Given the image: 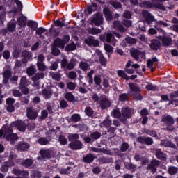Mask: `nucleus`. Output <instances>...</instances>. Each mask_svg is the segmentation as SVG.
I'll return each mask as SVG.
<instances>
[{"instance_id": "f257e3e1", "label": "nucleus", "mask_w": 178, "mask_h": 178, "mask_svg": "<svg viewBox=\"0 0 178 178\" xmlns=\"http://www.w3.org/2000/svg\"><path fill=\"white\" fill-rule=\"evenodd\" d=\"M13 127H17L19 131H25L26 124L23 121H15L11 123L10 127H3L0 130V137L3 136L7 141H10V144H15V141H17L19 139L17 134H12Z\"/></svg>"}, {"instance_id": "f03ea898", "label": "nucleus", "mask_w": 178, "mask_h": 178, "mask_svg": "<svg viewBox=\"0 0 178 178\" xmlns=\"http://www.w3.org/2000/svg\"><path fill=\"white\" fill-rule=\"evenodd\" d=\"M161 122L164 123L165 130H168V131H173L175 130V127H173V124H175V118L171 115L165 114L162 116Z\"/></svg>"}, {"instance_id": "7ed1b4c3", "label": "nucleus", "mask_w": 178, "mask_h": 178, "mask_svg": "<svg viewBox=\"0 0 178 178\" xmlns=\"http://www.w3.org/2000/svg\"><path fill=\"white\" fill-rule=\"evenodd\" d=\"M121 122H122V123H125L127 119H130V118L134 115V109L127 106L123 107L121 109Z\"/></svg>"}, {"instance_id": "20e7f679", "label": "nucleus", "mask_w": 178, "mask_h": 178, "mask_svg": "<svg viewBox=\"0 0 178 178\" xmlns=\"http://www.w3.org/2000/svg\"><path fill=\"white\" fill-rule=\"evenodd\" d=\"M99 104L101 109H108V108H111V105H112L111 100L105 95H102L100 96Z\"/></svg>"}, {"instance_id": "39448f33", "label": "nucleus", "mask_w": 178, "mask_h": 178, "mask_svg": "<svg viewBox=\"0 0 178 178\" xmlns=\"http://www.w3.org/2000/svg\"><path fill=\"white\" fill-rule=\"evenodd\" d=\"M16 155L13 154V152H11L10 154V161L8 162H6L4 165L1 166V172H8V168L10 166H15V162L12 161L13 159L16 158Z\"/></svg>"}, {"instance_id": "423d86ee", "label": "nucleus", "mask_w": 178, "mask_h": 178, "mask_svg": "<svg viewBox=\"0 0 178 178\" xmlns=\"http://www.w3.org/2000/svg\"><path fill=\"white\" fill-rule=\"evenodd\" d=\"M26 117L31 120H35L38 118V113L33 107L26 108Z\"/></svg>"}, {"instance_id": "0eeeda50", "label": "nucleus", "mask_w": 178, "mask_h": 178, "mask_svg": "<svg viewBox=\"0 0 178 178\" xmlns=\"http://www.w3.org/2000/svg\"><path fill=\"white\" fill-rule=\"evenodd\" d=\"M161 161L156 159H153L147 166V170H151L152 173H156V168L159 166Z\"/></svg>"}, {"instance_id": "6e6552de", "label": "nucleus", "mask_w": 178, "mask_h": 178, "mask_svg": "<svg viewBox=\"0 0 178 178\" xmlns=\"http://www.w3.org/2000/svg\"><path fill=\"white\" fill-rule=\"evenodd\" d=\"M92 23L95 24V26H101L104 23V17L102 14L97 13L93 15L92 18Z\"/></svg>"}, {"instance_id": "1a4fd4ad", "label": "nucleus", "mask_w": 178, "mask_h": 178, "mask_svg": "<svg viewBox=\"0 0 178 178\" xmlns=\"http://www.w3.org/2000/svg\"><path fill=\"white\" fill-rule=\"evenodd\" d=\"M161 41H162L163 45H169L170 44V39L169 38H162V37L158 38V39H154L152 40V45H159L161 44Z\"/></svg>"}, {"instance_id": "9d476101", "label": "nucleus", "mask_w": 178, "mask_h": 178, "mask_svg": "<svg viewBox=\"0 0 178 178\" xmlns=\"http://www.w3.org/2000/svg\"><path fill=\"white\" fill-rule=\"evenodd\" d=\"M130 54L131 56L135 58L136 60H138L139 55L141 56V58H143L144 59H145V51L140 52L137 49H131L130 50Z\"/></svg>"}, {"instance_id": "9b49d317", "label": "nucleus", "mask_w": 178, "mask_h": 178, "mask_svg": "<svg viewBox=\"0 0 178 178\" xmlns=\"http://www.w3.org/2000/svg\"><path fill=\"white\" fill-rule=\"evenodd\" d=\"M138 141L140 144H145L146 145H152L154 140L150 137L140 136L138 138Z\"/></svg>"}, {"instance_id": "f8f14e48", "label": "nucleus", "mask_w": 178, "mask_h": 178, "mask_svg": "<svg viewBox=\"0 0 178 178\" xmlns=\"http://www.w3.org/2000/svg\"><path fill=\"white\" fill-rule=\"evenodd\" d=\"M69 40H70V37L67 35L64 36L63 40L58 38L54 41V45H65V44L69 42Z\"/></svg>"}, {"instance_id": "ddd939ff", "label": "nucleus", "mask_w": 178, "mask_h": 178, "mask_svg": "<svg viewBox=\"0 0 178 178\" xmlns=\"http://www.w3.org/2000/svg\"><path fill=\"white\" fill-rule=\"evenodd\" d=\"M15 162H17V163H22L23 166H25V168H31V165H33V160L31 159H27L24 161H22V159H15Z\"/></svg>"}, {"instance_id": "4468645a", "label": "nucleus", "mask_w": 178, "mask_h": 178, "mask_svg": "<svg viewBox=\"0 0 178 178\" xmlns=\"http://www.w3.org/2000/svg\"><path fill=\"white\" fill-rule=\"evenodd\" d=\"M155 156L158 159H160V161H166L168 159V155L166 154L163 153L161 149H156V154Z\"/></svg>"}, {"instance_id": "2eb2a0df", "label": "nucleus", "mask_w": 178, "mask_h": 178, "mask_svg": "<svg viewBox=\"0 0 178 178\" xmlns=\"http://www.w3.org/2000/svg\"><path fill=\"white\" fill-rule=\"evenodd\" d=\"M143 16L145 17V20L147 23L149 24L152 22H154L155 19L154 18V16H152L148 11L144 10L143 11Z\"/></svg>"}, {"instance_id": "dca6fc26", "label": "nucleus", "mask_w": 178, "mask_h": 178, "mask_svg": "<svg viewBox=\"0 0 178 178\" xmlns=\"http://www.w3.org/2000/svg\"><path fill=\"white\" fill-rule=\"evenodd\" d=\"M52 94H54V91L51 89L44 88L42 91V95L44 99H49L51 97H52Z\"/></svg>"}, {"instance_id": "f3484780", "label": "nucleus", "mask_w": 178, "mask_h": 178, "mask_svg": "<svg viewBox=\"0 0 178 178\" xmlns=\"http://www.w3.org/2000/svg\"><path fill=\"white\" fill-rule=\"evenodd\" d=\"M70 148H72V149H81V148H83V143L79 140H76L71 143Z\"/></svg>"}, {"instance_id": "a211bd4d", "label": "nucleus", "mask_w": 178, "mask_h": 178, "mask_svg": "<svg viewBox=\"0 0 178 178\" xmlns=\"http://www.w3.org/2000/svg\"><path fill=\"white\" fill-rule=\"evenodd\" d=\"M113 26L117 30H118L119 31H121V33H124L127 31V29L124 28L123 25H122V24H120V22L119 21L115 22L113 23Z\"/></svg>"}, {"instance_id": "6ab92c4d", "label": "nucleus", "mask_w": 178, "mask_h": 178, "mask_svg": "<svg viewBox=\"0 0 178 178\" xmlns=\"http://www.w3.org/2000/svg\"><path fill=\"white\" fill-rule=\"evenodd\" d=\"M13 173L15 175V176H23L24 177H29V172L27 171H22L19 169H13Z\"/></svg>"}, {"instance_id": "aec40b11", "label": "nucleus", "mask_w": 178, "mask_h": 178, "mask_svg": "<svg viewBox=\"0 0 178 178\" xmlns=\"http://www.w3.org/2000/svg\"><path fill=\"white\" fill-rule=\"evenodd\" d=\"M170 98L171 99V104L178 105V100L176 99L178 98V90L172 92L170 95Z\"/></svg>"}, {"instance_id": "412c9836", "label": "nucleus", "mask_w": 178, "mask_h": 178, "mask_svg": "<svg viewBox=\"0 0 178 178\" xmlns=\"http://www.w3.org/2000/svg\"><path fill=\"white\" fill-rule=\"evenodd\" d=\"M40 154L41 156H42L44 159L51 158V156H52V151L49 149H46V150L41 149L40 151Z\"/></svg>"}, {"instance_id": "4be33fe9", "label": "nucleus", "mask_w": 178, "mask_h": 178, "mask_svg": "<svg viewBox=\"0 0 178 178\" xmlns=\"http://www.w3.org/2000/svg\"><path fill=\"white\" fill-rule=\"evenodd\" d=\"M85 44L87 45H99V43L94 39V37H89L85 40Z\"/></svg>"}, {"instance_id": "5701e85b", "label": "nucleus", "mask_w": 178, "mask_h": 178, "mask_svg": "<svg viewBox=\"0 0 178 178\" xmlns=\"http://www.w3.org/2000/svg\"><path fill=\"white\" fill-rule=\"evenodd\" d=\"M76 65H77V60H76L75 58H71L67 65V69L68 70H73V69L76 67Z\"/></svg>"}, {"instance_id": "b1692460", "label": "nucleus", "mask_w": 178, "mask_h": 178, "mask_svg": "<svg viewBox=\"0 0 178 178\" xmlns=\"http://www.w3.org/2000/svg\"><path fill=\"white\" fill-rule=\"evenodd\" d=\"M161 145H163V147H169V148H174L176 149V145L173 144L168 140H162L161 143Z\"/></svg>"}, {"instance_id": "393cba45", "label": "nucleus", "mask_w": 178, "mask_h": 178, "mask_svg": "<svg viewBox=\"0 0 178 178\" xmlns=\"http://www.w3.org/2000/svg\"><path fill=\"white\" fill-rule=\"evenodd\" d=\"M103 13L106 17V20L111 22L112 20V13H111V10H109V8H104Z\"/></svg>"}, {"instance_id": "a878e982", "label": "nucleus", "mask_w": 178, "mask_h": 178, "mask_svg": "<svg viewBox=\"0 0 178 178\" xmlns=\"http://www.w3.org/2000/svg\"><path fill=\"white\" fill-rule=\"evenodd\" d=\"M111 116H113V118H116L117 119H120V122H122V113H120V110H119V108L113 110L111 112Z\"/></svg>"}, {"instance_id": "bb28decb", "label": "nucleus", "mask_w": 178, "mask_h": 178, "mask_svg": "<svg viewBox=\"0 0 178 178\" xmlns=\"http://www.w3.org/2000/svg\"><path fill=\"white\" fill-rule=\"evenodd\" d=\"M94 155L92 154H86L85 156H83V162L86 163H91L92 162H94Z\"/></svg>"}, {"instance_id": "cd10ccee", "label": "nucleus", "mask_w": 178, "mask_h": 178, "mask_svg": "<svg viewBox=\"0 0 178 178\" xmlns=\"http://www.w3.org/2000/svg\"><path fill=\"white\" fill-rule=\"evenodd\" d=\"M111 124H112V121L109 120V117H107L105 120H104L101 124V127H106L108 129V127H111Z\"/></svg>"}, {"instance_id": "c85d7f7f", "label": "nucleus", "mask_w": 178, "mask_h": 178, "mask_svg": "<svg viewBox=\"0 0 178 178\" xmlns=\"http://www.w3.org/2000/svg\"><path fill=\"white\" fill-rule=\"evenodd\" d=\"M17 148L20 151H26V149H29V148H30V145H29V143H20L17 145Z\"/></svg>"}, {"instance_id": "c756f323", "label": "nucleus", "mask_w": 178, "mask_h": 178, "mask_svg": "<svg viewBox=\"0 0 178 178\" xmlns=\"http://www.w3.org/2000/svg\"><path fill=\"white\" fill-rule=\"evenodd\" d=\"M37 72V68H35V65H31L26 70V74L28 76H33V74Z\"/></svg>"}, {"instance_id": "7c9ffc66", "label": "nucleus", "mask_w": 178, "mask_h": 178, "mask_svg": "<svg viewBox=\"0 0 178 178\" xmlns=\"http://www.w3.org/2000/svg\"><path fill=\"white\" fill-rule=\"evenodd\" d=\"M44 77H45V74H44V72L37 73L32 77V81H38L40 79H44Z\"/></svg>"}, {"instance_id": "2f4dec72", "label": "nucleus", "mask_w": 178, "mask_h": 178, "mask_svg": "<svg viewBox=\"0 0 178 178\" xmlns=\"http://www.w3.org/2000/svg\"><path fill=\"white\" fill-rule=\"evenodd\" d=\"M119 77H122V79H124V80H130V76L126 74V72L123 70H118L117 72Z\"/></svg>"}, {"instance_id": "473e14b6", "label": "nucleus", "mask_w": 178, "mask_h": 178, "mask_svg": "<svg viewBox=\"0 0 178 178\" xmlns=\"http://www.w3.org/2000/svg\"><path fill=\"white\" fill-rule=\"evenodd\" d=\"M27 23V19L25 17H20L18 19V25L20 26V27H24Z\"/></svg>"}, {"instance_id": "72a5a7b5", "label": "nucleus", "mask_w": 178, "mask_h": 178, "mask_svg": "<svg viewBox=\"0 0 178 178\" xmlns=\"http://www.w3.org/2000/svg\"><path fill=\"white\" fill-rule=\"evenodd\" d=\"M129 87L131 91H132V92H140V91H141V90H140V88H138V86L133 83H129Z\"/></svg>"}, {"instance_id": "f704fd0d", "label": "nucleus", "mask_w": 178, "mask_h": 178, "mask_svg": "<svg viewBox=\"0 0 178 178\" xmlns=\"http://www.w3.org/2000/svg\"><path fill=\"white\" fill-rule=\"evenodd\" d=\"M58 141L61 145H66V144H67V138L63 135H60L58 136Z\"/></svg>"}, {"instance_id": "c9c22d12", "label": "nucleus", "mask_w": 178, "mask_h": 178, "mask_svg": "<svg viewBox=\"0 0 178 178\" xmlns=\"http://www.w3.org/2000/svg\"><path fill=\"white\" fill-rule=\"evenodd\" d=\"M79 67L80 69L86 72V70H88V68L90 67V65H88V63L84 61H81L79 64Z\"/></svg>"}, {"instance_id": "e433bc0d", "label": "nucleus", "mask_w": 178, "mask_h": 178, "mask_svg": "<svg viewBox=\"0 0 178 178\" xmlns=\"http://www.w3.org/2000/svg\"><path fill=\"white\" fill-rule=\"evenodd\" d=\"M80 138V136L78 134H70L68 135L69 141H74V140H79Z\"/></svg>"}, {"instance_id": "4c0bfd02", "label": "nucleus", "mask_w": 178, "mask_h": 178, "mask_svg": "<svg viewBox=\"0 0 178 178\" xmlns=\"http://www.w3.org/2000/svg\"><path fill=\"white\" fill-rule=\"evenodd\" d=\"M125 42H127V44H131V45H134V44H136V42H137V40L134 38L127 36L125 38Z\"/></svg>"}, {"instance_id": "58836bf2", "label": "nucleus", "mask_w": 178, "mask_h": 178, "mask_svg": "<svg viewBox=\"0 0 178 178\" xmlns=\"http://www.w3.org/2000/svg\"><path fill=\"white\" fill-rule=\"evenodd\" d=\"M140 5L142 8H145L146 9H148L149 8H154V4L148 1H144L141 3Z\"/></svg>"}, {"instance_id": "ea45409f", "label": "nucleus", "mask_w": 178, "mask_h": 178, "mask_svg": "<svg viewBox=\"0 0 178 178\" xmlns=\"http://www.w3.org/2000/svg\"><path fill=\"white\" fill-rule=\"evenodd\" d=\"M37 66L40 72H45L47 70V65L44 63H37Z\"/></svg>"}, {"instance_id": "a19ab883", "label": "nucleus", "mask_w": 178, "mask_h": 178, "mask_svg": "<svg viewBox=\"0 0 178 178\" xmlns=\"http://www.w3.org/2000/svg\"><path fill=\"white\" fill-rule=\"evenodd\" d=\"M178 172V168L175 166H170L168 168V173L171 175H176Z\"/></svg>"}, {"instance_id": "79ce46f5", "label": "nucleus", "mask_w": 178, "mask_h": 178, "mask_svg": "<svg viewBox=\"0 0 178 178\" xmlns=\"http://www.w3.org/2000/svg\"><path fill=\"white\" fill-rule=\"evenodd\" d=\"M80 119H81L80 114H74L71 116L70 120L76 123L77 122H80Z\"/></svg>"}, {"instance_id": "37998d69", "label": "nucleus", "mask_w": 178, "mask_h": 178, "mask_svg": "<svg viewBox=\"0 0 178 178\" xmlns=\"http://www.w3.org/2000/svg\"><path fill=\"white\" fill-rule=\"evenodd\" d=\"M8 29L9 31H11V33H13L15 30H16V23L15 22H10L8 24Z\"/></svg>"}, {"instance_id": "c03bdc74", "label": "nucleus", "mask_w": 178, "mask_h": 178, "mask_svg": "<svg viewBox=\"0 0 178 178\" xmlns=\"http://www.w3.org/2000/svg\"><path fill=\"white\" fill-rule=\"evenodd\" d=\"M38 143L40 145H47V144H49V140H48L47 138H40L38 139Z\"/></svg>"}, {"instance_id": "a18cd8bd", "label": "nucleus", "mask_w": 178, "mask_h": 178, "mask_svg": "<svg viewBox=\"0 0 178 178\" xmlns=\"http://www.w3.org/2000/svg\"><path fill=\"white\" fill-rule=\"evenodd\" d=\"M52 54L54 55V56H58V55H60V50L58 48V46H53L52 48Z\"/></svg>"}, {"instance_id": "49530a36", "label": "nucleus", "mask_w": 178, "mask_h": 178, "mask_svg": "<svg viewBox=\"0 0 178 178\" xmlns=\"http://www.w3.org/2000/svg\"><path fill=\"white\" fill-rule=\"evenodd\" d=\"M109 3L110 5H112V6L115 8V9H119L120 8H122V4H120V3L118 1H111Z\"/></svg>"}, {"instance_id": "de8ad7c7", "label": "nucleus", "mask_w": 178, "mask_h": 178, "mask_svg": "<svg viewBox=\"0 0 178 178\" xmlns=\"http://www.w3.org/2000/svg\"><path fill=\"white\" fill-rule=\"evenodd\" d=\"M106 41V42H115V37L112 35V33H107Z\"/></svg>"}, {"instance_id": "09e8293b", "label": "nucleus", "mask_w": 178, "mask_h": 178, "mask_svg": "<svg viewBox=\"0 0 178 178\" xmlns=\"http://www.w3.org/2000/svg\"><path fill=\"white\" fill-rule=\"evenodd\" d=\"M65 99L67 101H69L70 102H72V101H74V96L72 92H67L65 95Z\"/></svg>"}, {"instance_id": "8fccbe9b", "label": "nucleus", "mask_w": 178, "mask_h": 178, "mask_svg": "<svg viewBox=\"0 0 178 178\" xmlns=\"http://www.w3.org/2000/svg\"><path fill=\"white\" fill-rule=\"evenodd\" d=\"M3 77V79H10L12 77V72L9 70L4 71Z\"/></svg>"}, {"instance_id": "3c124183", "label": "nucleus", "mask_w": 178, "mask_h": 178, "mask_svg": "<svg viewBox=\"0 0 178 178\" xmlns=\"http://www.w3.org/2000/svg\"><path fill=\"white\" fill-rule=\"evenodd\" d=\"M12 94H13V97H22V92H20V90H16V89L12 90Z\"/></svg>"}, {"instance_id": "603ef678", "label": "nucleus", "mask_w": 178, "mask_h": 178, "mask_svg": "<svg viewBox=\"0 0 178 178\" xmlns=\"http://www.w3.org/2000/svg\"><path fill=\"white\" fill-rule=\"evenodd\" d=\"M85 113L87 116H92L94 115V111L90 107H86L85 109Z\"/></svg>"}, {"instance_id": "864d4df0", "label": "nucleus", "mask_w": 178, "mask_h": 178, "mask_svg": "<svg viewBox=\"0 0 178 178\" xmlns=\"http://www.w3.org/2000/svg\"><path fill=\"white\" fill-rule=\"evenodd\" d=\"M119 99L121 102L127 101L129 99V95L123 93L119 95Z\"/></svg>"}, {"instance_id": "5fc2aeb1", "label": "nucleus", "mask_w": 178, "mask_h": 178, "mask_svg": "<svg viewBox=\"0 0 178 178\" xmlns=\"http://www.w3.org/2000/svg\"><path fill=\"white\" fill-rule=\"evenodd\" d=\"M19 88L22 91V92H23V94H24L25 95H27V94L30 92V90L28 89V88L26 86H19Z\"/></svg>"}, {"instance_id": "6e6d98bb", "label": "nucleus", "mask_w": 178, "mask_h": 178, "mask_svg": "<svg viewBox=\"0 0 178 178\" xmlns=\"http://www.w3.org/2000/svg\"><path fill=\"white\" fill-rule=\"evenodd\" d=\"M90 137L93 140H98V138H99V137H101V133H99V132H93V133L91 134Z\"/></svg>"}, {"instance_id": "4d7b16f0", "label": "nucleus", "mask_w": 178, "mask_h": 178, "mask_svg": "<svg viewBox=\"0 0 178 178\" xmlns=\"http://www.w3.org/2000/svg\"><path fill=\"white\" fill-rule=\"evenodd\" d=\"M122 24L123 26H124L125 27H131L133 22H131V20H127V19H124L122 21Z\"/></svg>"}, {"instance_id": "13d9d810", "label": "nucleus", "mask_w": 178, "mask_h": 178, "mask_svg": "<svg viewBox=\"0 0 178 178\" xmlns=\"http://www.w3.org/2000/svg\"><path fill=\"white\" fill-rule=\"evenodd\" d=\"M51 76L53 80H56V81H59L60 80V74L58 73H51Z\"/></svg>"}, {"instance_id": "bf43d9fd", "label": "nucleus", "mask_w": 178, "mask_h": 178, "mask_svg": "<svg viewBox=\"0 0 178 178\" xmlns=\"http://www.w3.org/2000/svg\"><path fill=\"white\" fill-rule=\"evenodd\" d=\"M68 77L69 79H71V80H74V79L77 77V73H76L74 71H71L68 74Z\"/></svg>"}, {"instance_id": "052dcab7", "label": "nucleus", "mask_w": 178, "mask_h": 178, "mask_svg": "<svg viewBox=\"0 0 178 178\" xmlns=\"http://www.w3.org/2000/svg\"><path fill=\"white\" fill-rule=\"evenodd\" d=\"M67 88L68 90H73L76 88V83H74L73 82H68L67 83Z\"/></svg>"}, {"instance_id": "680f3d73", "label": "nucleus", "mask_w": 178, "mask_h": 178, "mask_svg": "<svg viewBox=\"0 0 178 178\" xmlns=\"http://www.w3.org/2000/svg\"><path fill=\"white\" fill-rule=\"evenodd\" d=\"M48 118V111L47 110H42L41 111V117L40 119L44 120Z\"/></svg>"}, {"instance_id": "e2e57ef3", "label": "nucleus", "mask_w": 178, "mask_h": 178, "mask_svg": "<svg viewBox=\"0 0 178 178\" xmlns=\"http://www.w3.org/2000/svg\"><path fill=\"white\" fill-rule=\"evenodd\" d=\"M94 81L97 86H101V76H94Z\"/></svg>"}, {"instance_id": "0e129e2a", "label": "nucleus", "mask_w": 178, "mask_h": 178, "mask_svg": "<svg viewBox=\"0 0 178 178\" xmlns=\"http://www.w3.org/2000/svg\"><path fill=\"white\" fill-rule=\"evenodd\" d=\"M129 149V144L127 143H122L121 146V151L122 152H125V151H127Z\"/></svg>"}, {"instance_id": "69168bd1", "label": "nucleus", "mask_w": 178, "mask_h": 178, "mask_svg": "<svg viewBox=\"0 0 178 178\" xmlns=\"http://www.w3.org/2000/svg\"><path fill=\"white\" fill-rule=\"evenodd\" d=\"M27 84V78L26 76H22L21 78L19 87H22V86H26Z\"/></svg>"}, {"instance_id": "338daca9", "label": "nucleus", "mask_w": 178, "mask_h": 178, "mask_svg": "<svg viewBox=\"0 0 178 178\" xmlns=\"http://www.w3.org/2000/svg\"><path fill=\"white\" fill-rule=\"evenodd\" d=\"M99 98H101V97H99V96H98L96 93H94L92 95V99L94 102H99Z\"/></svg>"}, {"instance_id": "774afa93", "label": "nucleus", "mask_w": 178, "mask_h": 178, "mask_svg": "<svg viewBox=\"0 0 178 178\" xmlns=\"http://www.w3.org/2000/svg\"><path fill=\"white\" fill-rule=\"evenodd\" d=\"M16 100L14 98L9 97L6 99V104L7 105H13Z\"/></svg>"}]
</instances>
